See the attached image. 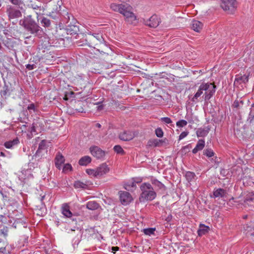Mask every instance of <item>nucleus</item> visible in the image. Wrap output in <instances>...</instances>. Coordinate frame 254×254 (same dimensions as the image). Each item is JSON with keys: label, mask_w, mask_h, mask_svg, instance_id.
I'll list each match as a JSON object with an SVG mask.
<instances>
[{"label": "nucleus", "mask_w": 254, "mask_h": 254, "mask_svg": "<svg viewBox=\"0 0 254 254\" xmlns=\"http://www.w3.org/2000/svg\"><path fill=\"white\" fill-rule=\"evenodd\" d=\"M19 24L32 34L37 36L42 32V28L32 18L31 15L27 16L19 21Z\"/></svg>", "instance_id": "nucleus-1"}, {"label": "nucleus", "mask_w": 254, "mask_h": 254, "mask_svg": "<svg viewBox=\"0 0 254 254\" xmlns=\"http://www.w3.org/2000/svg\"><path fill=\"white\" fill-rule=\"evenodd\" d=\"M141 193L139 198L141 202L151 201L155 199L156 193L152 186L149 183H143L140 187Z\"/></svg>", "instance_id": "nucleus-2"}, {"label": "nucleus", "mask_w": 254, "mask_h": 254, "mask_svg": "<svg viewBox=\"0 0 254 254\" xmlns=\"http://www.w3.org/2000/svg\"><path fill=\"white\" fill-rule=\"evenodd\" d=\"M68 19L66 22L64 30L67 35H74L77 33L79 31L78 27L76 25V21L73 16L70 15L68 12L64 13V20Z\"/></svg>", "instance_id": "nucleus-3"}, {"label": "nucleus", "mask_w": 254, "mask_h": 254, "mask_svg": "<svg viewBox=\"0 0 254 254\" xmlns=\"http://www.w3.org/2000/svg\"><path fill=\"white\" fill-rule=\"evenodd\" d=\"M132 7L127 3L123 4L119 12L125 17L126 20L129 23H132L136 20V16L131 11Z\"/></svg>", "instance_id": "nucleus-4"}, {"label": "nucleus", "mask_w": 254, "mask_h": 254, "mask_svg": "<svg viewBox=\"0 0 254 254\" xmlns=\"http://www.w3.org/2000/svg\"><path fill=\"white\" fill-rule=\"evenodd\" d=\"M78 215L77 213L70 209L68 203H64V217L67 218V221H64V222L69 223L71 220L73 224H76V217Z\"/></svg>", "instance_id": "nucleus-5"}, {"label": "nucleus", "mask_w": 254, "mask_h": 254, "mask_svg": "<svg viewBox=\"0 0 254 254\" xmlns=\"http://www.w3.org/2000/svg\"><path fill=\"white\" fill-rule=\"evenodd\" d=\"M240 197L238 198H234L232 197L230 199L231 200H234V202L242 204L244 205L245 207H247V206H254V193L252 192H250L247 194L246 197H245V199L243 200V202H242V200L240 199Z\"/></svg>", "instance_id": "nucleus-6"}, {"label": "nucleus", "mask_w": 254, "mask_h": 254, "mask_svg": "<svg viewBox=\"0 0 254 254\" xmlns=\"http://www.w3.org/2000/svg\"><path fill=\"white\" fill-rule=\"evenodd\" d=\"M203 85H205L207 89L206 90H204L202 98L207 102L215 92L216 86L211 83H203Z\"/></svg>", "instance_id": "nucleus-7"}, {"label": "nucleus", "mask_w": 254, "mask_h": 254, "mask_svg": "<svg viewBox=\"0 0 254 254\" xmlns=\"http://www.w3.org/2000/svg\"><path fill=\"white\" fill-rule=\"evenodd\" d=\"M237 6L236 0H221V7L225 11L232 12Z\"/></svg>", "instance_id": "nucleus-8"}, {"label": "nucleus", "mask_w": 254, "mask_h": 254, "mask_svg": "<svg viewBox=\"0 0 254 254\" xmlns=\"http://www.w3.org/2000/svg\"><path fill=\"white\" fill-rule=\"evenodd\" d=\"M144 23L152 28L157 27L161 22L160 18L157 15H153L149 19H144Z\"/></svg>", "instance_id": "nucleus-9"}, {"label": "nucleus", "mask_w": 254, "mask_h": 254, "mask_svg": "<svg viewBox=\"0 0 254 254\" xmlns=\"http://www.w3.org/2000/svg\"><path fill=\"white\" fill-rule=\"evenodd\" d=\"M88 40V45L90 47H92V45H96L98 44H104L105 43L102 35L99 33L92 34V37L89 38Z\"/></svg>", "instance_id": "nucleus-10"}, {"label": "nucleus", "mask_w": 254, "mask_h": 254, "mask_svg": "<svg viewBox=\"0 0 254 254\" xmlns=\"http://www.w3.org/2000/svg\"><path fill=\"white\" fill-rule=\"evenodd\" d=\"M6 12L9 19L17 18L22 16L19 10L11 5L7 6Z\"/></svg>", "instance_id": "nucleus-11"}, {"label": "nucleus", "mask_w": 254, "mask_h": 254, "mask_svg": "<svg viewBox=\"0 0 254 254\" xmlns=\"http://www.w3.org/2000/svg\"><path fill=\"white\" fill-rule=\"evenodd\" d=\"M91 154L97 159H102L105 155V152L98 146H92L90 148Z\"/></svg>", "instance_id": "nucleus-12"}, {"label": "nucleus", "mask_w": 254, "mask_h": 254, "mask_svg": "<svg viewBox=\"0 0 254 254\" xmlns=\"http://www.w3.org/2000/svg\"><path fill=\"white\" fill-rule=\"evenodd\" d=\"M120 198L121 203L125 205L128 204L132 200V197L127 191H119Z\"/></svg>", "instance_id": "nucleus-13"}, {"label": "nucleus", "mask_w": 254, "mask_h": 254, "mask_svg": "<svg viewBox=\"0 0 254 254\" xmlns=\"http://www.w3.org/2000/svg\"><path fill=\"white\" fill-rule=\"evenodd\" d=\"M56 167L59 170H62L64 172V156L61 152H58L55 159Z\"/></svg>", "instance_id": "nucleus-14"}, {"label": "nucleus", "mask_w": 254, "mask_h": 254, "mask_svg": "<svg viewBox=\"0 0 254 254\" xmlns=\"http://www.w3.org/2000/svg\"><path fill=\"white\" fill-rule=\"evenodd\" d=\"M33 178L32 171L30 169H22L20 174L19 175V179L21 181L24 182L26 180Z\"/></svg>", "instance_id": "nucleus-15"}, {"label": "nucleus", "mask_w": 254, "mask_h": 254, "mask_svg": "<svg viewBox=\"0 0 254 254\" xmlns=\"http://www.w3.org/2000/svg\"><path fill=\"white\" fill-rule=\"evenodd\" d=\"M134 136V133L132 131L126 130L120 133L119 138L124 141H129L132 139Z\"/></svg>", "instance_id": "nucleus-16"}, {"label": "nucleus", "mask_w": 254, "mask_h": 254, "mask_svg": "<svg viewBox=\"0 0 254 254\" xmlns=\"http://www.w3.org/2000/svg\"><path fill=\"white\" fill-rule=\"evenodd\" d=\"M98 177H100L109 172L110 169L106 163H103L96 168Z\"/></svg>", "instance_id": "nucleus-17"}, {"label": "nucleus", "mask_w": 254, "mask_h": 254, "mask_svg": "<svg viewBox=\"0 0 254 254\" xmlns=\"http://www.w3.org/2000/svg\"><path fill=\"white\" fill-rule=\"evenodd\" d=\"M28 6L29 8H31L35 10V13L37 15V18H38L39 15L44 11V8L41 6V4L39 5L31 1L30 3L28 4Z\"/></svg>", "instance_id": "nucleus-18"}, {"label": "nucleus", "mask_w": 254, "mask_h": 254, "mask_svg": "<svg viewBox=\"0 0 254 254\" xmlns=\"http://www.w3.org/2000/svg\"><path fill=\"white\" fill-rule=\"evenodd\" d=\"M206 89H207L206 86H205V85H203V83L201 84L199 86L197 92L192 97V101L194 102H196L198 98L200 97L202 95H203L204 90H206Z\"/></svg>", "instance_id": "nucleus-19"}, {"label": "nucleus", "mask_w": 254, "mask_h": 254, "mask_svg": "<svg viewBox=\"0 0 254 254\" xmlns=\"http://www.w3.org/2000/svg\"><path fill=\"white\" fill-rule=\"evenodd\" d=\"M203 24L197 20H193L191 23V28L194 31L199 32L202 29Z\"/></svg>", "instance_id": "nucleus-20"}, {"label": "nucleus", "mask_w": 254, "mask_h": 254, "mask_svg": "<svg viewBox=\"0 0 254 254\" xmlns=\"http://www.w3.org/2000/svg\"><path fill=\"white\" fill-rule=\"evenodd\" d=\"M209 231L210 228L208 226L200 224L197 230V234L199 236H201L207 234Z\"/></svg>", "instance_id": "nucleus-21"}, {"label": "nucleus", "mask_w": 254, "mask_h": 254, "mask_svg": "<svg viewBox=\"0 0 254 254\" xmlns=\"http://www.w3.org/2000/svg\"><path fill=\"white\" fill-rule=\"evenodd\" d=\"M209 127L199 128L196 131L197 137H204L207 135L209 131Z\"/></svg>", "instance_id": "nucleus-22"}, {"label": "nucleus", "mask_w": 254, "mask_h": 254, "mask_svg": "<svg viewBox=\"0 0 254 254\" xmlns=\"http://www.w3.org/2000/svg\"><path fill=\"white\" fill-rule=\"evenodd\" d=\"M226 193V190L221 188L214 190L213 191V195L215 198L224 197Z\"/></svg>", "instance_id": "nucleus-23"}, {"label": "nucleus", "mask_w": 254, "mask_h": 254, "mask_svg": "<svg viewBox=\"0 0 254 254\" xmlns=\"http://www.w3.org/2000/svg\"><path fill=\"white\" fill-rule=\"evenodd\" d=\"M205 141L203 139H199L194 148L192 150V153H196L198 151L201 150L204 147Z\"/></svg>", "instance_id": "nucleus-24"}, {"label": "nucleus", "mask_w": 254, "mask_h": 254, "mask_svg": "<svg viewBox=\"0 0 254 254\" xmlns=\"http://www.w3.org/2000/svg\"><path fill=\"white\" fill-rule=\"evenodd\" d=\"M19 143V139L17 138L14 139L13 140L6 141L4 143V146L8 149H11L14 146L17 145Z\"/></svg>", "instance_id": "nucleus-25"}, {"label": "nucleus", "mask_w": 254, "mask_h": 254, "mask_svg": "<svg viewBox=\"0 0 254 254\" xmlns=\"http://www.w3.org/2000/svg\"><path fill=\"white\" fill-rule=\"evenodd\" d=\"M30 114L37 113L39 112V106L38 104H35L34 103H30L28 105L27 108Z\"/></svg>", "instance_id": "nucleus-26"}, {"label": "nucleus", "mask_w": 254, "mask_h": 254, "mask_svg": "<svg viewBox=\"0 0 254 254\" xmlns=\"http://www.w3.org/2000/svg\"><path fill=\"white\" fill-rule=\"evenodd\" d=\"M91 161V158L88 156H85L79 160V164L81 166H86Z\"/></svg>", "instance_id": "nucleus-27"}, {"label": "nucleus", "mask_w": 254, "mask_h": 254, "mask_svg": "<svg viewBox=\"0 0 254 254\" xmlns=\"http://www.w3.org/2000/svg\"><path fill=\"white\" fill-rule=\"evenodd\" d=\"M99 205L95 201H90L86 203V207L89 210H94L98 208Z\"/></svg>", "instance_id": "nucleus-28"}, {"label": "nucleus", "mask_w": 254, "mask_h": 254, "mask_svg": "<svg viewBox=\"0 0 254 254\" xmlns=\"http://www.w3.org/2000/svg\"><path fill=\"white\" fill-rule=\"evenodd\" d=\"M71 102H74L75 103H76V105L75 106V107H76V106H79V108H75V110L78 112H79V113L85 112L84 111L83 108H82L83 103L82 102L78 101L77 102H76L75 100L73 99H71Z\"/></svg>", "instance_id": "nucleus-29"}, {"label": "nucleus", "mask_w": 254, "mask_h": 254, "mask_svg": "<svg viewBox=\"0 0 254 254\" xmlns=\"http://www.w3.org/2000/svg\"><path fill=\"white\" fill-rule=\"evenodd\" d=\"M136 188V183L133 181L132 182H128L125 185V189L128 190H132Z\"/></svg>", "instance_id": "nucleus-30"}, {"label": "nucleus", "mask_w": 254, "mask_h": 254, "mask_svg": "<svg viewBox=\"0 0 254 254\" xmlns=\"http://www.w3.org/2000/svg\"><path fill=\"white\" fill-rule=\"evenodd\" d=\"M41 23L43 26L45 27H49L50 26L51 22V20L48 18L43 17H42V19L41 20Z\"/></svg>", "instance_id": "nucleus-31"}, {"label": "nucleus", "mask_w": 254, "mask_h": 254, "mask_svg": "<svg viewBox=\"0 0 254 254\" xmlns=\"http://www.w3.org/2000/svg\"><path fill=\"white\" fill-rule=\"evenodd\" d=\"M248 76L244 75L243 76H238L236 77L235 81H237V82L240 81L243 83H246L248 81Z\"/></svg>", "instance_id": "nucleus-32"}, {"label": "nucleus", "mask_w": 254, "mask_h": 254, "mask_svg": "<svg viewBox=\"0 0 254 254\" xmlns=\"http://www.w3.org/2000/svg\"><path fill=\"white\" fill-rule=\"evenodd\" d=\"M186 178L190 182L192 181L195 177V174L194 173L191 172H187L186 174Z\"/></svg>", "instance_id": "nucleus-33"}, {"label": "nucleus", "mask_w": 254, "mask_h": 254, "mask_svg": "<svg viewBox=\"0 0 254 254\" xmlns=\"http://www.w3.org/2000/svg\"><path fill=\"white\" fill-rule=\"evenodd\" d=\"M8 91V87L5 84L2 89L0 91V94L2 97H5L7 95Z\"/></svg>", "instance_id": "nucleus-34"}, {"label": "nucleus", "mask_w": 254, "mask_h": 254, "mask_svg": "<svg viewBox=\"0 0 254 254\" xmlns=\"http://www.w3.org/2000/svg\"><path fill=\"white\" fill-rule=\"evenodd\" d=\"M123 4H117L114 3H111L110 8L114 11L119 12L120 9L121 8Z\"/></svg>", "instance_id": "nucleus-35"}, {"label": "nucleus", "mask_w": 254, "mask_h": 254, "mask_svg": "<svg viewBox=\"0 0 254 254\" xmlns=\"http://www.w3.org/2000/svg\"><path fill=\"white\" fill-rule=\"evenodd\" d=\"M74 186L75 188H82L85 189L87 187V185L80 181L75 182L74 184Z\"/></svg>", "instance_id": "nucleus-36"}, {"label": "nucleus", "mask_w": 254, "mask_h": 254, "mask_svg": "<svg viewBox=\"0 0 254 254\" xmlns=\"http://www.w3.org/2000/svg\"><path fill=\"white\" fill-rule=\"evenodd\" d=\"M73 42L71 37H64V45L65 44L67 47H70L72 45Z\"/></svg>", "instance_id": "nucleus-37"}, {"label": "nucleus", "mask_w": 254, "mask_h": 254, "mask_svg": "<svg viewBox=\"0 0 254 254\" xmlns=\"http://www.w3.org/2000/svg\"><path fill=\"white\" fill-rule=\"evenodd\" d=\"M86 172L89 175L98 178V175L97 174L96 169H87Z\"/></svg>", "instance_id": "nucleus-38"}, {"label": "nucleus", "mask_w": 254, "mask_h": 254, "mask_svg": "<svg viewBox=\"0 0 254 254\" xmlns=\"http://www.w3.org/2000/svg\"><path fill=\"white\" fill-rule=\"evenodd\" d=\"M114 151L118 154H123L124 153V151L122 148V147L120 145H115L114 147Z\"/></svg>", "instance_id": "nucleus-39"}, {"label": "nucleus", "mask_w": 254, "mask_h": 254, "mask_svg": "<svg viewBox=\"0 0 254 254\" xmlns=\"http://www.w3.org/2000/svg\"><path fill=\"white\" fill-rule=\"evenodd\" d=\"M155 230V228H148L144 229L143 232L145 234L150 236L154 234Z\"/></svg>", "instance_id": "nucleus-40"}, {"label": "nucleus", "mask_w": 254, "mask_h": 254, "mask_svg": "<svg viewBox=\"0 0 254 254\" xmlns=\"http://www.w3.org/2000/svg\"><path fill=\"white\" fill-rule=\"evenodd\" d=\"M188 123L186 120H181L178 121L176 123V126L178 127H184L187 125Z\"/></svg>", "instance_id": "nucleus-41"}, {"label": "nucleus", "mask_w": 254, "mask_h": 254, "mask_svg": "<svg viewBox=\"0 0 254 254\" xmlns=\"http://www.w3.org/2000/svg\"><path fill=\"white\" fill-rule=\"evenodd\" d=\"M155 134L157 137H162L164 133L161 128L158 127L155 129Z\"/></svg>", "instance_id": "nucleus-42"}, {"label": "nucleus", "mask_w": 254, "mask_h": 254, "mask_svg": "<svg viewBox=\"0 0 254 254\" xmlns=\"http://www.w3.org/2000/svg\"><path fill=\"white\" fill-rule=\"evenodd\" d=\"M160 120L161 121L166 124H171L172 123L171 119L168 117H163L161 118Z\"/></svg>", "instance_id": "nucleus-43"}, {"label": "nucleus", "mask_w": 254, "mask_h": 254, "mask_svg": "<svg viewBox=\"0 0 254 254\" xmlns=\"http://www.w3.org/2000/svg\"><path fill=\"white\" fill-rule=\"evenodd\" d=\"M46 145V141L44 140H43L39 145V147L37 151H39L40 150L44 149Z\"/></svg>", "instance_id": "nucleus-44"}, {"label": "nucleus", "mask_w": 254, "mask_h": 254, "mask_svg": "<svg viewBox=\"0 0 254 254\" xmlns=\"http://www.w3.org/2000/svg\"><path fill=\"white\" fill-rule=\"evenodd\" d=\"M204 154L208 157H212L214 155V152L211 149H206L204 152Z\"/></svg>", "instance_id": "nucleus-45"}, {"label": "nucleus", "mask_w": 254, "mask_h": 254, "mask_svg": "<svg viewBox=\"0 0 254 254\" xmlns=\"http://www.w3.org/2000/svg\"><path fill=\"white\" fill-rule=\"evenodd\" d=\"M152 183L155 186H157L159 189H162L164 187L163 184L157 180L153 181Z\"/></svg>", "instance_id": "nucleus-46"}, {"label": "nucleus", "mask_w": 254, "mask_h": 254, "mask_svg": "<svg viewBox=\"0 0 254 254\" xmlns=\"http://www.w3.org/2000/svg\"><path fill=\"white\" fill-rule=\"evenodd\" d=\"M72 170V167L71 165L68 163L64 164V173L65 172H70Z\"/></svg>", "instance_id": "nucleus-47"}, {"label": "nucleus", "mask_w": 254, "mask_h": 254, "mask_svg": "<svg viewBox=\"0 0 254 254\" xmlns=\"http://www.w3.org/2000/svg\"><path fill=\"white\" fill-rule=\"evenodd\" d=\"M70 95V97L74 98L72 96L74 95V93L72 91H70V92H64V101L67 100L68 99V96Z\"/></svg>", "instance_id": "nucleus-48"}, {"label": "nucleus", "mask_w": 254, "mask_h": 254, "mask_svg": "<svg viewBox=\"0 0 254 254\" xmlns=\"http://www.w3.org/2000/svg\"><path fill=\"white\" fill-rule=\"evenodd\" d=\"M189 132L188 131H183L182 132L180 135H179V140H182L183 138H184L185 137H186Z\"/></svg>", "instance_id": "nucleus-49"}, {"label": "nucleus", "mask_w": 254, "mask_h": 254, "mask_svg": "<svg viewBox=\"0 0 254 254\" xmlns=\"http://www.w3.org/2000/svg\"><path fill=\"white\" fill-rule=\"evenodd\" d=\"M249 116L252 119L254 118V104L252 105Z\"/></svg>", "instance_id": "nucleus-50"}, {"label": "nucleus", "mask_w": 254, "mask_h": 254, "mask_svg": "<svg viewBox=\"0 0 254 254\" xmlns=\"http://www.w3.org/2000/svg\"><path fill=\"white\" fill-rule=\"evenodd\" d=\"M0 231L4 236L5 237L7 235L8 229L7 227H4L3 229H1Z\"/></svg>", "instance_id": "nucleus-51"}, {"label": "nucleus", "mask_w": 254, "mask_h": 254, "mask_svg": "<svg viewBox=\"0 0 254 254\" xmlns=\"http://www.w3.org/2000/svg\"><path fill=\"white\" fill-rule=\"evenodd\" d=\"M26 67L28 70H32L34 69L36 67V66L34 64H27L26 65Z\"/></svg>", "instance_id": "nucleus-52"}, {"label": "nucleus", "mask_w": 254, "mask_h": 254, "mask_svg": "<svg viewBox=\"0 0 254 254\" xmlns=\"http://www.w3.org/2000/svg\"><path fill=\"white\" fill-rule=\"evenodd\" d=\"M240 103L243 104V102L242 100L240 101V102L238 100H236L233 105V107L234 108H238L239 107Z\"/></svg>", "instance_id": "nucleus-53"}, {"label": "nucleus", "mask_w": 254, "mask_h": 254, "mask_svg": "<svg viewBox=\"0 0 254 254\" xmlns=\"http://www.w3.org/2000/svg\"><path fill=\"white\" fill-rule=\"evenodd\" d=\"M14 5H19L21 3V0H9Z\"/></svg>", "instance_id": "nucleus-54"}, {"label": "nucleus", "mask_w": 254, "mask_h": 254, "mask_svg": "<svg viewBox=\"0 0 254 254\" xmlns=\"http://www.w3.org/2000/svg\"><path fill=\"white\" fill-rule=\"evenodd\" d=\"M6 253V249L5 247L0 248V254H5Z\"/></svg>", "instance_id": "nucleus-55"}, {"label": "nucleus", "mask_w": 254, "mask_h": 254, "mask_svg": "<svg viewBox=\"0 0 254 254\" xmlns=\"http://www.w3.org/2000/svg\"><path fill=\"white\" fill-rule=\"evenodd\" d=\"M66 62L68 63V64H69V65H67V64L66 65V66L67 67V69H70L71 67V65L73 64V63L70 61L69 62H68L67 61Z\"/></svg>", "instance_id": "nucleus-56"}, {"label": "nucleus", "mask_w": 254, "mask_h": 254, "mask_svg": "<svg viewBox=\"0 0 254 254\" xmlns=\"http://www.w3.org/2000/svg\"><path fill=\"white\" fill-rule=\"evenodd\" d=\"M66 73V77L68 79H70V80H72V78H73V76H70V73H68L67 72H65Z\"/></svg>", "instance_id": "nucleus-57"}, {"label": "nucleus", "mask_w": 254, "mask_h": 254, "mask_svg": "<svg viewBox=\"0 0 254 254\" xmlns=\"http://www.w3.org/2000/svg\"><path fill=\"white\" fill-rule=\"evenodd\" d=\"M133 181L136 183V184L139 183L142 181V180L139 178H136L133 179Z\"/></svg>", "instance_id": "nucleus-58"}, {"label": "nucleus", "mask_w": 254, "mask_h": 254, "mask_svg": "<svg viewBox=\"0 0 254 254\" xmlns=\"http://www.w3.org/2000/svg\"><path fill=\"white\" fill-rule=\"evenodd\" d=\"M119 250V248L118 247H112V250L113 251H118Z\"/></svg>", "instance_id": "nucleus-59"}, {"label": "nucleus", "mask_w": 254, "mask_h": 254, "mask_svg": "<svg viewBox=\"0 0 254 254\" xmlns=\"http://www.w3.org/2000/svg\"><path fill=\"white\" fill-rule=\"evenodd\" d=\"M172 216L171 215H169L166 219V220L169 222L172 219Z\"/></svg>", "instance_id": "nucleus-60"}, {"label": "nucleus", "mask_w": 254, "mask_h": 254, "mask_svg": "<svg viewBox=\"0 0 254 254\" xmlns=\"http://www.w3.org/2000/svg\"><path fill=\"white\" fill-rule=\"evenodd\" d=\"M0 195L2 197L3 199L7 197L6 195H4L1 191H0Z\"/></svg>", "instance_id": "nucleus-61"}, {"label": "nucleus", "mask_w": 254, "mask_h": 254, "mask_svg": "<svg viewBox=\"0 0 254 254\" xmlns=\"http://www.w3.org/2000/svg\"><path fill=\"white\" fill-rule=\"evenodd\" d=\"M245 231H247V234H248L249 232L250 231V229H251V227L249 226H246L245 227Z\"/></svg>", "instance_id": "nucleus-62"}, {"label": "nucleus", "mask_w": 254, "mask_h": 254, "mask_svg": "<svg viewBox=\"0 0 254 254\" xmlns=\"http://www.w3.org/2000/svg\"><path fill=\"white\" fill-rule=\"evenodd\" d=\"M0 155L2 157L5 156V154L2 151L0 152Z\"/></svg>", "instance_id": "nucleus-63"}, {"label": "nucleus", "mask_w": 254, "mask_h": 254, "mask_svg": "<svg viewBox=\"0 0 254 254\" xmlns=\"http://www.w3.org/2000/svg\"><path fill=\"white\" fill-rule=\"evenodd\" d=\"M96 127H98V128H100V127H101V125L99 123H97L96 124Z\"/></svg>", "instance_id": "nucleus-64"}]
</instances>
